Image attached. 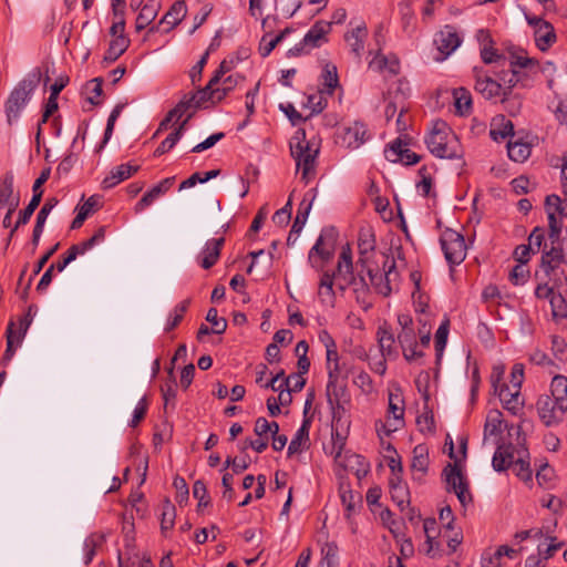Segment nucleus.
Here are the masks:
<instances>
[{
	"mask_svg": "<svg viewBox=\"0 0 567 567\" xmlns=\"http://www.w3.org/2000/svg\"><path fill=\"white\" fill-rule=\"evenodd\" d=\"M558 214L547 213L548 240L545 244L540 258V269L557 286L567 285V239L561 237V223Z\"/></svg>",
	"mask_w": 567,
	"mask_h": 567,
	"instance_id": "f257e3e1",
	"label": "nucleus"
},
{
	"mask_svg": "<svg viewBox=\"0 0 567 567\" xmlns=\"http://www.w3.org/2000/svg\"><path fill=\"white\" fill-rule=\"evenodd\" d=\"M319 152V143L315 140H306L303 130L298 131L290 141V154L296 161L297 172L301 171L305 183H309L316 175Z\"/></svg>",
	"mask_w": 567,
	"mask_h": 567,
	"instance_id": "f03ea898",
	"label": "nucleus"
},
{
	"mask_svg": "<svg viewBox=\"0 0 567 567\" xmlns=\"http://www.w3.org/2000/svg\"><path fill=\"white\" fill-rule=\"evenodd\" d=\"M429 151L439 158H461L462 147L456 135L444 121H436L425 140Z\"/></svg>",
	"mask_w": 567,
	"mask_h": 567,
	"instance_id": "7ed1b4c3",
	"label": "nucleus"
},
{
	"mask_svg": "<svg viewBox=\"0 0 567 567\" xmlns=\"http://www.w3.org/2000/svg\"><path fill=\"white\" fill-rule=\"evenodd\" d=\"M40 78L41 73L37 69L23 78L11 91L4 105L9 125H12L20 116L21 111L28 104L33 91L37 89Z\"/></svg>",
	"mask_w": 567,
	"mask_h": 567,
	"instance_id": "20e7f679",
	"label": "nucleus"
},
{
	"mask_svg": "<svg viewBox=\"0 0 567 567\" xmlns=\"http://www.w3.org/2000/svg\"><path fill=\"white\" fill-rule=\"evenodd\" d=\"M441 248L450 266L460 265L466 257V245L463 235L446 228L440 236Z\"/></svg>",
	"mask_w": 567,
	"mask_h": 567,
	"instance_id": "39448f33",
	"label": "nucleus"
},
{
	"mask_svg": "<svg viewBox=\"0 0 567 567\" xmlns=\"http://www.w3.org/2000/svg\"><path fill=\"white\" fill-rule=\"evenodd\" d=\"M404 400L400 393H389L388 421L377 422L375 429L378 435H390L404 425Z\"/></svg>",
	"mask_w": 567,
	"mask_h": 567,
	"instance_id": "423d86ee",
	"label": "nucleus"
},
{
	"mask_svg": "<svg viewBox=\"0 0 567 567\" xmlns=\"http://www.w3.org/2000/svg\"><path fill=\"white\" fill-rule=\"evenodd\" d=\"M395 268L396 264L394 258L389 256H384L382 271L379 269L368 268L370 284L378 293L384 297H388L391 293V282L395 281L399 276Z\"/></svg>",
	"mask_w": 567,
	"mask_h": 567,
	"instance_id": "0eeeda50",
	"label": "nucleus"
},
{
	"mask_svg": "<svg viewBox=\"0 0 567 567\" xmlns=\"http://www.w3.org/2000/svg\"><path fill=\"white\" fill-rule=\"evenodd\" d=\"M337 240V231L333 227L324 228L321 230L316 244L310 249L308 255L309 264L317 270L321 269V266L317 262V257L322 261H328L332 258L334 252V245Z\"/></svg>",
	"mask_w": 567,
	"mask_h": 567,
	"instance_id": "6e6552de",
	"label": "nucleus"
},
{
	"mask_svg": "<svg viewBox=\"0 0 567 567\" xmlns=\"http://www.w3.org/2000/svg\"><path fill=\"white\" fill-rule=\"evenodd\" d=\"M50 175L51 168L45 167L44 169H42L40 176L34 181L32 186L33 195L31 196V200L29 202L25 208L20 210L16 225L11 229V236L14 235V233L20 226L27 225L29 223L34 210L41 203L43 196V189L41 187L50 178Z\"/></svg>",
	"mask_w": 567,
	"mask_h": 567,
	"instance_id": "1a4fd4ad",
	"label": "nucleus"
},
{
	"mask_svg": "<svg viewBox=\"0 0 567 567\" xmlns=\"http://www.w3.org/2000/svg\"><path fill=\"white\" fill-rule=\"evenodd\" d=\"M443 476L446 482V491L454 492L463 506L472 503L468 485L456 464L449 463L443 470Z\"/></svg>",
	"mask_w": 567,
	"mask_h": 567,
	"instance_id": "9d476101",
	"label": "nucleus"
},
{
	"mask_svg": "<svg viewBox=\"0 0 567 567\" xmlns=\"http://www.w3.org/2000/svg\"><path fill=\"white\" fill-rule=\"evenodd\" d=\"M219 81L217 76H213L207 85L195 93L185 94L178 104H183L182 110L187 113L189 110H193V113L202 106L205 105L206 102H212L213 104L219 103L217 97L215 96V85H217Z\"/></svg>",
	"mask_w": 567,
	"mask_h": 567,
	"instance_id": "9b49d317",
	"label": "nucleus"
},
{
	"mask_svg": "<svg viewBox=\"0 0 567 567\" xmlns=\"http://www.w3.org/2000/svg\"><path fill=\"white\" fill-rule=\"evenodd\" d=\"M475 90L486 100H496L503 96V86L497 78L486 74L483 69L474 68Z\"/></svg>",
	"mask_w": 567,
	"mask_h": 567,
	"instance_id": "f8f14e48",
	"label": "nucleus"
},
{
	"mask_svg": "<svg viewBox=\"0 0 567 567\" xmlns=\"http://www.w3.org/2000/svg\"><path fill=\"white\" fill-rule=\"evenodd\" d=\"M461 42L462 40L456 30L451 25H445L434 38V44L440 52V56L436 60L443 61L446 59L461 45Z\"/></svg>",
	"mask_w": 567,
	"mask_h": 567,
	"instance_id": "ddd939ff",
	"label": "nucleus"
},
{
	"mask_svg": "<svg viewBox=\"0 0 567 567\" xmlns=\"http://www.w3.org/2000/svg\"><path fill=\"white\" fill-rule=\"evenodd\" d=\"M398 342L402 348L403 357L406 361H415L423 357L422 351H417V341L414 328H406L398 333Z\"/></svg>",
	"mask_w": 567,
	"mask_h": 567,
	"instance_id": "4468645a",
	"label": "nucleus"
},
{
	"mask_svg": "<svg viewBox=\"0 0 567 567\" xmlns=\"http://www.w3.org/2000/svg\"><path fill=\"white\" fill-rule=\"evenodd\" d=\"M140 169L138 165L121 164L114 167L110 174L102 181V187L104 189H110L121 182L130 178L133 174H135Z\"/></svg>",
	"mask_w": 567,
	"mask_h": 567,
	"instance_id": "2eb2a0df",
	"label": "nucleus"
},
{
	"mask_svg": "<svg viewBox=\"0 0 567 567\" xmlns=\"http://www.w3.org/2000/svg\"><path fill=\"white\" fill-rule=\"evenodd\" d=\"M175 182V177H166L161 181L157 185L153 186L148 192H146L142 198L136 204V212H142L146 207L153 204V202L158 198L161 195L165 194Z\"/></svg>",
	"mask_w": 567,
	"mask_h": 567,
	"instance_id": "dca6fc26",
	"label": "nucleus"
},
{
	"mask_svg": "<svg viewBox=\"0 0 567 567\" xmlns=\"http://www.w3.org/2000/svg\"><path fill=\"white\" fill-rule=\"evenodd\" d=\"M497 80L502 83L503 86V95H508L513 93V89L518 84L524 85V81L526 78V73L519 70H501L494 73Z\"/></svg>",
	"mask_w": 567,
	"mask_h": 567,
	"instance_id": "f3484780",
	"label": "nucleus"
},
{
	"mask_svg": "<svg viewBox=\"0 0 567 567\" xmlns=\"http://www.w3.org/2000/svg\"><path fill=\"white\" fill-rule=\"evenodd\" d=\"M377 338L381 354L384 359L395 358L398 355L394 334L386 324L378 328Z\"/></svg>",
	"mask_w": 567,
	"mask_h": 567,
	"instance_id": "a211bd4d",
	"label": "nucleus"
},
{
	"mask_svg": "<svg viewBox=\"0 0 567 567\" xmlns=\"http://www.w3.org/2000/svg\"><path fill=\"white\" fill-rule=\"evenodd\" d=\"M368 138V128L362 122H354L344 130L343 141L350 148L360 147Z\"/></svg>",
	"mask_w": 567,
	"mask_h": 567,
	"instance_id": "6ab92c4d",
	"label": "nucleus"
},
{
	"mask_svg": "<svg viewBox=\"0 0 567 567\" xmlns=\"http://www.w3.org/2000/svg\"><path fill=\"white\" fill-rule=\"evenodd\" d=\"M502 401L504 408L513 414H517L523 408V401L520 400V392L513 390L507 384H502L499 391L496 392Z\"/></svg>",
	"mask_w": 567,
	"mask_h": 567,
	"instance_id": "aec40b11",
	"label": "nucleus"
},
{
	"mask_svg": "<svg viewBox=\"0 0 567 567\" xmlns=\"http://www.w3.org/2000/svg\"><path fill=\"white\" fill-rule=\"evenodd\" d=\"M19 202V197L13 196V176L6 175L0 181V209L10 207V210H16Z\"/></svg>",
	"mask_w": 567,
	"mask_h": 567,
	"instance_id": "412c9836",
	"label": "nucleus"
},
{
	"mask_svg": "<svg viewBox=\"0 0 567 567\" xmlns=\"http://www.w3.org/2000/svg\"><path fill=\"white\" fill-rule=\"evenodd\" d=\"M187 13V7L184 0H177L175 1L169 10L164 14L162 20L159 21L161 24H167L168 28L165 30L166 32H169L173 28L178 25L182 20L186 17Z\"/></svg>",
	"mask_w": 567,
	"mask_h": 567,
	"instance_id": "4be33fe9",
	"label": "nucleus"
},
{
	"mask_svg": "<svg viewBox=\"0 0 567 567\" xmlns=\"http://www.w3.org/2000/svg\"><path fill=\"white\" fill-rule=\"evenodd\" d=\"M328 29V23L316 22L303 37L301 47H308L310 50L320 47L323 42L327 41L326 34Z\"/></svg>",
	"mask_w": 567,
	"mask_h": 567,
	"instance_id": "5701e85b",
	"label": "nucleus"
},
{
	"mask_svg": "<svg viewBox=\"0 0 567 567\" xmlns=\"http://www.w3.org/2000/svg\"><path fill=\"white\" fill-rule=\"evenodd\" d=\"M333 278L334 274L323 272L318 289V297L322 305L327 307H333L336 301V295L333 290Z\"/></svg>",
	"mask_w": 567,
	"mask_h": 567,
	"instance_id": "b1692460",
	"label": "nucleus"
},
{
	"mask_svg": "<svg viewBox=\"0 0 567 567\" xmlns=\"http://www.w3.org/2000/svg\"><path fill=\"white\" fill-rule=\"evenodd\" d=\"M224 243L225 239L223 237L213 238L206 243L205 248L203 250L204 257L200 262L204 269H209L217 262Z\"/></svg>",
	"mask_w": 567,
	"mask_h": 567,
	"instance_id": "393cba45",
	"label": "nucleus"
},
{
	"mask_svg": "<svg viewBox=\"0 0 567 567\" xmlns=\"http://www.w3.org/2000/svg\"><path fill=\"white\" fill-rule=\"evenodd\" d=\"M320 92L332 95L336 87L339 85V76L337 66L332 63H327L320 75Z\"/></svg>",
	"mask_w": 567,
	"mask_h": 567,
	"instance_id": "a878e982",
	"label": "nucleus"
},
{
	"mask_svg": "<svg viewBox=\"0 0 567 567\" xmlns=\"http://www.w3.org/2000/svg\"><path fill=\"white\" fill-rule=\"evenodd\" d=\"M492 140L495 142H502L508 136L514 135V124L511 120H507L504 115L497 116L492 122L489 131Z\"/></svg>",
	"mask_w": 567,
	"mask_h": 567,
	"instance_id": "bb28decb",
	"label": "nucleus"
},
{
	"mask_svg": "<svg viewBox=\"0 0 567 567\" xmlns=\"http://www.w3.org/2000/svg\"><path fill=\"white\" fill-rule=\"evenodd\" d=\"M550 389L555 399V406L565 412L567 410V378L564 375L554 377Z\"/></svg>",
	"mask_w": 567,
	"mask_h": 567,
	"instance_id": "cd10ccee",
	"label": "nucleus"
},
{
	"mask_svg": "<svg viewBox=\"0 0 567 567\" xmlns=\"http://www.w3.org/2000/svg\"><path fill=\"white\" fill-rule=\"evenodd\" d=\"M327 400L332 410V420L339 422L346 413L344 404L348 403L346 391H327Z\"/></svg>",
	"mask_w": 567,
	"mask_h": 567,
	"instance_id": "c85d7f7f",
	"label": "nucleus"
},
{
	"mask_svg": "<svg viewBox=\"0 0 567 567\" xmlns=\"http://www.w3.org/2000/svg\"><path fill=\"white\" fill-rule=\"evenodd\" d=\"M529 457V453L527 450H523L519 452V456L517 460L513 461V468L516 476L522 480L526 484L533 483V471L530 468L529 462L526 460Z\"/></svg>",
	"mask_w": 567,
	"mask_h": 567,
	"instance_id": "c756f323",
	"label": "nucleus"
},
{
	"mask_svg": "<svg viewBox=\"0 0 567 567\" xmlns=\"http://www.w3.org/2000/svg\"><path fill=\"white\" fill-rule=\"evenodd\" d=\"M508 66L512 70H536L538 66V62L534 59L528 58L524 51H508Z\"/></svg>",
	"mask_w": 567,
	"mask_h": 567,
	"instance_id": "7c9ffc66",
	"label": "nucleus"
},
{
	"mask_svg": "<svg viewBox=\"0 0 567 567\" xmlns=\"http://www.w3.org/2000/svg\"><path fill=\"white\" fill-rule=\"evenodd\" d=\"M368 35L365 24L358 25L351 32L346 34V41L350 44L352 52L357 58L361 56L364 48V40Z\"/></svg>",
	"mask_w": 567,
	"mask_h": 567,
	"instance_id": "2f4dec72",
	"label": "nucleus"
},
{
	"mask_svg": "<svg viewBox=\"0 0 567 567\" xmlns=\"http://www.w3.org/2000/svg\"><path fill=\"white\" fill-rule=\"evenodd\" d=\"M310 420H303L288 446V455L291 456L301 452L302 446L309 442Z\"/></svg>",
	"mask_w": 567,
	"mask_h": 567,
	"instance_id": "473e14b6",
	"label": "nucleus"
},
{
	"mask_svg": "<svg viewBox=\"0 0 567 567\" xmlns=\"http://www.w3.org/2000/svg\"><path fill=\"white\" fill-rule=\"evenodd\" d=\"M375 248V238L371 228H361L358 238L360 262H365L364 257Z\"/></svg>",
	"mask_w": 567,
	"mask_h": 567,
	"instance_id": "72a5a7b5",
	"label": "nucleus"
},
{
	"mask_svg": "<svg viewBox=\"0 0 567 567\" xmlns=\"http://www.w3.org/2000/svg\"><path fill=\"white\" fill-rule=\"evenodd\" d=\"M534 35L535 42L542 51H546L556 40L554 27L549 22L542 23Z\"/></svg>",
	"mask_w": 567,
	"mask_h": 567,
	"instance_id": "f704fd0d",
	"label": "nucleus"
},
{
	"mask_svg": "<svg viewBox=\"0 0 567 567\" xmlns=\"http://www.w3.org/2000/svg\"><path fill=\"white\" fill-rule=\"evenodd\" d=\"M158 12V4L153 1L147 2L140 11L136 21L135 29L137 32L144 30L148 24H151Z\"/></svg>",
	"mask_w": 567,
	"mask_h": 567,
	"instance_id": "c9c22d12",
	"label": "nucleus"
},
{
	"mask_svg": "<svg viewBox=\"0 0 567 567\" xmlns=\"http://www.w3.org/2000/svg\"><path fill=\"white\" fill-rule=\"evenodd\" d=\"M370 66L378 70L384 71L386 70L391 75H396L400 72V63L396 56H384L378 54L370 62Z\"/></svg>",
	"mask_w": 567,
	"mask_h": 567,
	"instance_id": "e433bc0d",
	"label": "nucleus"
},
{
	"mask_svg": "<svg viewBox=\"0 0 567 567\" xmlns=\"http://www.w3.org/2000/svg\"><path fill=\"white\" fill-rule=\"evenodd\" d=\"M291 28H286L276 37H271L269 33H266L259 44V53L261 56H268L271 51L286 38L287 34L291 33Z\"/></svg>",
	"mask_w": 567,
	"mask_h": 567,
	"instance_id": "4c0bfd02",
	"label": "nucleus"
},
{
	"mask_svg": "<svg viewBox=\"0 0 567 567\" xmlns=\"http://www.w3.org/2000/svg\"><path fill=\"white\" fill-rule=\"evenodd\" d=\"M128 45L130 40L126 37H117L113 39L104 54V61L107 63L116 61L127 50Z\"/></svg>",
	"mask_w": 567,
	"mask_h": 567,
	"instance_id": "58836bf2",
	"label": "nucleus"
},
{
	"mask_svg": "<svg viewBox=\"0 0 567 567\" xmlns=\"http://www.w3.org/2000/svg\"><path fill=\"white\" fill-rule=\"evenodd\" d=\"M507 153L512 161L522 163L529 157L530 146L528 143L522 141L509 140L507 143Z\"/></svg>",
	"mask_w": 567,
	"mask_h": 567,
	"instance_id": "ea45409f",
	"label": "nucleus"
},
{
	"mask_svg": "<svg viewBox=\"0 0 567 567\" xmlns=\"http://www.w3.org/2000/svg\"><path fill=\"white\" fill-rule=\"evenodd\" d=\"M429 467V449L425 444H417L413 449V457L411 468L420 472L421 474L426 473Z\"/></svg>",
	"mask_w": 567,
	"mask_h": 567,
	"instance_id": "a19ab883",
	"label": "nucleus"
},
{
	"mask_svg": "<svg viewBox=\"0 0 567 567\" xmlns=\"http://www.w3.org/2000/svg\"><path fill=\"white\" fill-rule=\"evenodd\" d=\"M245 78L240 74H230L227 78L220 80V82L215 85V96L217 101H223L225 96L233 91L239 82H243Z\"/></svg>",
	"mask_w": 567,
	"mask_h": 567,
	"instance_id": "79ce46f5",
	"label": "nucleus"
},
{
	"mask_svg": "<svg viewBox=\"0 0 567 567\" xmlns=\"http://www.w3.org/2000/svg\"><path fill=\"white\" fill-rule=\"evenodd\" d=\"M105 542L103 534L93 533L84 540V564L89 565L95 556L96 549L100 548Z\"/></svg>",
	"mask_w": 567,
	"mask_h": 567,
	"instance_id": "37998d69",
	"label": "nucleus"
},
{
	"mask_svg": "<svg viewBox=\"0 0 567 567\" xmlns=\"http://www.w3.org/2000/svg\"><path fill=\"white\" fill-rule=\"evenodd\" d=\"M540 271L543 272L544 277H540L538 275V272H536V278L539 279V282L535 289V296L538 298V299H551V296L555 295V289H559L561 288L563 286H557L554 284L553 280L549 279V277H547L545 275V272L540 269Z\"/></svg>",
	"mask_w": 567,
	"mask_h": 567,
	"instance_id": "c03bdc74",
	"label": "nucleus"
},
{
	"mask_svg": "<svg viewBox=\"0 0 567 567\" xmlns=\"http://www.w3.org/2000/svg\"><path fill=\"white\" fill-rule=\"evenodd\" d=\"M14 322H10L8 324V328H7V331H6V337H7V348H6V351L1 358V365L3 368H7L8 364L10 363V361L12 360L14 353H16V348L19 346L17 344V337H16V331H14Z\"/></svg>",
	"mask_w": 567,
	"mask_h": 567,
	"instance_id": "a18cd8bd",
	"label": "nucleus"
},
{
	"mask_svg": "<svg viewBox=\"0 0 567 567\" xmlns=\"http://www.w3.org/2000/svg\"><path fill=\"white\" fill-rule=\"evenodd\" d=\"M509 447H497V450L494 453L492 465L493 468L497 472H502L507 470L509 466H512L514 461V454L512 452H508Z\"/></svg>",
	"mask_w": 567,
	"mask_h": 567,
	"instance_id": "49530a36",
	"label": "nucleus"
},
{
	"mask_svg": "<svg viewBox=\"0 0 567 567\" xmlns=\"http://www.w3.org/2000/svg\"><path fill=\"white\" fill-rule=\"evenodd\" d=\"M103 80L102 78H94L86 82L84 85V93L86 94V101L92 105L101 104V95L103 93L102 90Z\"/></svg>",
	"mask_w": 567,
	"mask_h": 567,
	"instance_id": "de8ad7c7",
	"label": "nucleus"
},
{
	"mask_svg": "<svg viewBox=\"0 0 567 567\" xmlns=\"http://www.w3.org/2000/svg\"><path fill=\"white\" fill-rule=\"evenodd\" d=\"M455 109L461 115L468 114L472 110L471 93L464 89L458 87L454 90Z\"/></svg>",
	"mask_w": 567,
	"mask_h": 567,
	"instance_id": "09e8293b",
	"label": "nucleus"
},
{
	"mask_svg": "<svg viewBox=\"0 0 567 567\" xmlns=\"http://www.w3.org/2000/svg\"><path fill=\"white\" fill-rule=\"evenodd\" d=\"M328 369V383L327 391H346V386L339 382L341 368L339 361L327 365Z\"/></svg>",
	"mask_w": 567,
	"mask_h": 567,
	"instance_id": "8fccbe9b",
	"label": "nucleus"
},
{
	"mask_svg": "<svg viewBox=\"0 0 567 567\" xmlns=\"http://www.w3.org/2000/svg\"><path fill=\"white\" fill-rule=\"evenodd\" d=\"M353 265H352V252L349 245L342 248V251L339 256L338 265H337V274L339 276L349 275L352 276Z\"/></svg>",
	"mask_w": 567,
	"mask_h": 567,
	"instance_id": "3c124183",
	"label": "nucleus"
},
{
	"mask_svg": "<svg viewBox=\"0 0 567 567\" xmlns=\"http://www.w3.org/2000/svg\"><path fill=\"white\" fill-rule=\"evenodd\" d=\"M449 328L450 321L449 319H445L444 321H442V323L440 324L439 329L435 332L434 346L437 359L442 357L443 351L445 349L449 336Z\"/></svg>",
	"mask_w": 567,
	"mask_h": 567,
	"instance_id": "603ef678",
	"label": "nucleus"
},
{
	"mask_svg": "<svg viewBox=\"0 0 567 567\" xmlns=\"http://www.w3.org/2000/svg\"><path fill=\"white\" fill-rule=\"evenodd\" d=\"M555 478V471L548 463L539 465L536 472V481L540 487L549 488Z\"/></svg>",
	"mask_w": 567,
	"mask_h": 567,
	"instance_id": "864d4df0",
	"label": "nucleus"
},
{
	"mask_svg": "<svg viewBox=\"0 0 567 567\" xmlns=\"http://www.w3.org/2000/svg\"><path fill=\"white\" fill-rule=\"evenodd\" d=\"M436 525L437 524L434 518H427L423 523L426 544L429 545L427 554H431L435 548H439V542H436Z\"/></svg>",
	"mask_w": 567,
	"mask_h": 567,
	"instance_id": "5fc2aeb1",
	"label": "nucleus"
},
{
	"mask_svg": "<svg viewBox=\"0 0 567 567\" xmlns=\"http://www.w3.org/2000/svg\"><path fill=\"white\" fill-rule=\"evenodd\" d=\"M549 302L551 307V313L555 319L567 318V303L560 292L553 295Z\"/></svg>",
	"mask_w": 567,
	"mask_h": 567,
	"instance_id": "6e6d98bb",
	"label": "nucleus"
},
{
	"mask_svg": "<svg viewBox=\"0 0 567 567\" xmlns=\"http://www.w3.org/2000/svg\"><path fill=\"white\" fill-rule=\"evenodd\" d=\"M545 235H546V231H545V228H543V227H535L532 230V233L528 236L527 245L532 246L533 252L539 251L540 249L543 250L545 247V244H549V240L548 241L545 240Z\"/></svg>",
	"mask_w": 567,
	"mask_h": 567,
	"instance_id": "4d7b16f0",
	"label": "nucleus"
},
{
	"mask_svg": "<svg viewBox=\"0 0 567 567\" xmlns=\"http://www.w3.org/2000/svg\"><path fill=\"white\" fill-rule=\"evenodd\" d=\"M337 553L338 547L333 543H328L322 548L323 557L319 563L318 567H337Z\"/></svg>",
	"mask_w": 567,
	"mask_h": 567,
	"instance_id": "13d9d810",
	"label": "nucleus"
},
{
	"mask_svg": "<svg viewBox=\"0 0 567 567\" xmlns=\"http://www.w3.org/2000/svg\"><path fill=\"white\" fill-rule=\"evenodd\" d=\"M182 106H183V104L177 103L176 106L174 109H172L166 114V116L159 123V125L154 134V137L157 136L164 130H166L171 122H173V121L178 122L185 115V112H184V110H182Z\"/></svg>",
	"mask_w": 567,
	"mask_h": 567,
	"instance_id": "bf43d9fd",
	"label": "nucleus"
},
{
	"mask_svg": "<svg viewBox=\"0 0 567 567\" xmlns=\"http://www.w3.org/2000/svg\"><path fill=\"white\" fill-rule=\"evenodd\" d=\"M206 320L209 323H212V326H213V328H212L213 333L221 334L227 329V321H226V319L218 317V312H217L216 308L208 309L207 315H206Z\"/></svg>",
	"mask_w": 567,
	"mask_h": 567,
	"instance_id": "052dcab7",
	"label": "nucleus"
},
{
	"mask_svg": "<svg viewBox=\"0 0 567 567\" xmlns=\"http://www.w3.org/2000/svg\"><path fill=\"white\" fill-rule=\"evenodd\" d=\"M502 413L499 411L491 412L487 416L485 426H484V435H496L501 432V420Z\"/></svg>",
	"mask_w": 567,
	"mask_h": 567,
	"instance_id": "680f3d73",
	"label": "nucleus"
},
{
	"mask_svg": "<svg viewBox=\"0 0 567 567\" xmlns=\"http://www.w3.org/2000/svg\"><path fill=\"white\" fill-rule=\"evenodd\" d=\"M481 58L485 64L506 62L507 56L498 53L496 49L492 47V44H485L481 49Z\"/></svg>",
	"mask_w": 567,
	"mask_h": 567,
	"instance_id": "e2e57ef3",
	"label": "nucleus"
},
{
	"mask_svg": "<svg viewBox=\"0 0 567 567\" xmlns=\"http://www.w3.org/2000/svg\"><path fill=\"white\" fill-rule=\"evenodd\" d=\"M188 305H189V301L185 300V301H182L181 303H178L174 308L173 313L171 315V318L168 319L167 324L165 327V331H171L179 324V322L182 321V319L184 317V313L187 310Z\"/></svg>",
	"mask_w": 567,
	"mask_h": 567,
	"instance_id": "0e129e2a",
	"label": "nucleus"
},
{
	"mask_svg": "<svg viewBox=\"0 0 567 567\" xmlns=\"http://www.w3.org/2000/svg\"><path fill=\"white\" fill-rule=\"evenodd\" d=\"M504 110L511 115H516L522 109V97L518 94H508L499 97Z\"/></svg>",
	"mask_w": 567,
	"mask_h": 567,
	"instance_id": "69168bd1",
	"label": "nucleus"
},
{
	"mask_svg": "<svg viewBox=\"0 0 567 567\" xmlns=\"http://www.w3.org/2000/svg\"><path fill=\"white\" fill-rule=\"evenodd\" d=\"M324 94L319 91L317 94L308 96L306 106L311 110V115L319 114L327 107L328 102Z\"/></svg>",
	"mask_w": 567,
	"mask_h": 567,
	"instance_id": "338daca9",
	"label": "nucleus"
},
{
	"mask_svg": "<svg viewBox=\"0 0 567 567\" xmlns=\"http://www.w3.org/2000/svg\"><path fill=\"white\" fill-rule=\"evenodd\" d=\"M193 496L198 499V508L210 504L206 484L200 480L196 481L193 485Z\"/></svg>",
	"mask_w": 567,
	"mask_h": 567,
	"instance_id": "774afa93",
	"label": "nucleus"
}]
</instances>
